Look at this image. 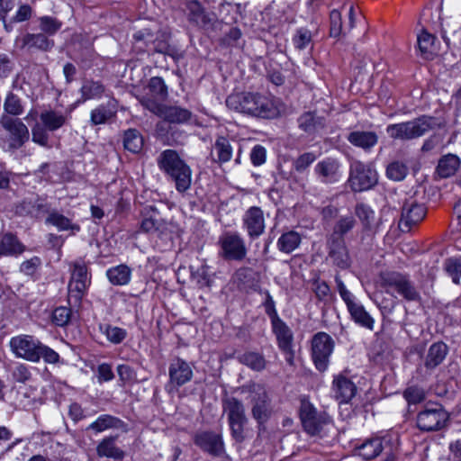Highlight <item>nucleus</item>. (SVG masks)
<instances>
[{
  "label": "nucleus",
  "instance_id": "f257e3e1",
  "mask_svg": "<svg viewBox=\"0 0 461 461\" xmlns=\"http://www.w3.org/2000/svg\"><path fill=\"white\" fill-rule=\"evenodd\" d=\"M225 103L230 110L254 117L271 119L279 114L278 103L258 93L231 94Z\"/></svg>",
  "mask_w": 461,
  "mask_h": 461
},
{
  "label": "nucleus",
  "instance_id": "f03ea898",
  "mask_svg": "<svg viewBox=\"0 0 461 461\" xmlns=\"http://www.w3.org/2000/svg\"><path fill=\"white\" fill-rule=\"evenodd\" d=\"M158 168L174 182L179 193L188 190L192 183V170L175 149H165L157 158Z\"/></svg>",
  "mask_w": 461,
  "mask_h": 461
},
{
  "label": "nucleus",
  "instance_id": "7ed1b4c3",
  "mask_svg": "<svg viewBox=\"0 0 461 461\" xmlns=\"http://www.w3.org/2000/svg\"><path fill=\"white\" fill-rule=\"evenodd\" d=\"M299 416L303 430L313 437H329L334 430V424L327 412L318 411L308 398L300 400Z\"/></svg>",
  "mask_w": 461,
  "mask_h": 461
},
{
  "label": "nucleus",
  "instance_id": "20e7f679",
  "mask_svg": "<svg viewBox=\"0 0 461 461\" xmlns=\"http://www.w3.org/2000/svg\"><path fill=\"white\" fill-rule=\"evenodd\" d=\"M70 119L68 113L52 108L40 113V121L32 127V140L44 148H50V132H55L66 126Z\"/></svg>",
  "mask_w": 461,
  "mask_h": 461
},
{
  "label": "nucleus",
  "instance_id": "39448f33",
  "mask_svg": "<svg viewBox=\"0 0 461 461\" xmlns=\"http://www.w3.org/2000/svg\"><path fill=\"white\" fill-rule=\"evenodd\" d=\"M438 127H440V123L437 118L422 115L411 121L389 124L386 133L393 140L404 141L420 138Z\"/></svg>",
  "mask_w": 461,
  "mask_h": 461
},
{
  "label": "nucleus",
  "instance_id": "423d86ee",
  "mask_svg": "<svg viewBox=\"0 0 461 461\" xmlns=\"http://www.w3.org/2000/svg\"><path fill=\"white\" fill-rule=\"evenodd\" d=\"M397 452L398 440L391 435L366 439L357 447V454L367 460L383 454L384 461H394Z\"/></svg>",
  "mask_w": 461,
  "mask_h": 461
},
{
  "label": "nucleus",
  "instance_id": "0eeeda50",
  "mask_svg": "<svg viewBox=\"0 0 461 461\" xmlns=\"http://www.w3.org/2000/svg\"><path fill=\"white\" fill-rule=\"evenodd\" d=\"M140 103L144 108L169 123L185 124L189 123L193 119L192 112L181 106L164 105L157 100L146 96L140 97Z\"/></svg>",
  "mask_w": 461,
  "mask_h": 461
},
{
  "label": "nucleus",
  "instance_id": "6e6552de",
  "mask_svg": "<svg viewBox=\"0 0 461 461\" xmlns=\"http://www.w3.org/2000/svg\"><path fill=\"white\" fill-rule=\"evenodd\" d=\"M223 411L227 414L231 437L237 442L245 439V427L248 419L243 403L235 397H227L222 401Z\"/></svg>",
  "mask_w": 461,
  "mask_h": 461
},
{
  "label": "nucleus",
  "instance_id": "1a4fd4ad",
  "mask_svg": "<svg viewBox=\"0 0 461 461\" xmlns=\"http://www.w3.org/2000/svg\"><path fill=\"white\" fill-rule=\"evenodd\" d=\"M1 124L6 132L2 138V142L7 150H16L29 140V129L21 120L3 116Z\"/></svg>",
  "mask_w": 461,
  "mask_h": 461
},
{
  "label": "nucleus",
  "instance_id": "9d476101",
  "mask_svg": "<svg viewBox=\"0 0 461 461\" xmlns=\"http://www.w3.org/2000/svg\"><path fill=\"white\" fill-rule=\"evenodd\" d=\"M334 348V339L328 333L320 331L313 335L311 341V356L318 371L324 372L328 369Z\"/></svg>",
  "mask_w": 461,
  "mask_h": 461
},
{
  "label": "nucleus",
  "instance_id": "9b49d317",
  "mask_svg": "<svg viewBox=\"0 0 461 461\" xmlns=\"http://www.w3.org/2000/svg\"><path fill=\"white\" fill-rule=\"evenodd\" d=\"M219 256L228 261H241L247 256L244 239L238 232L226 231L218 240Z\"/></svg>",
  "mask_w": 461,
  "mask_h": 461
},
{
  "label": "nucleus",
  "instance_id": "f8f14e48",
  "mask_svg": "<svg viewBox=\"0 0 461 461\" xmlns=\"http://www.w3.org/2000/svg\"><path fill=\"white\" fill-rule=\"evenodd\" d=\"M448 420L447 412L438 403H428L416 417V424L421 431H437L443 429Z\"/></svg>",
  "mask_w": 461,
  "mask_h": 461
},
{
  "label": "nucleus",
  "instance_id": "ddd939ff",
  "mask_svg": "<svg viewBox=\"0 0 461 461\" xmlns=\"http://www.w3.org/2000/svg\"><path fill=\"white\" fill-rule=\"evenodd\" d=\"M383 287L391 288L407 301H417L420 293L410 280L409 276L399 272H384L381 274Z\"/></svg>",
  "mask_w": 461,
  "mask_h": 461
},
{
  "label": "nucleus",
  "instance_id": "4468645a",
  "mask_svg": "<svg viewBox=\"0 0 461 461\" xmlns=\"http://www.w3.org/2000/svg\"><path fill=\"white\" fill-rule=\"evenodd\" d=\"M348 182L354 192L366 191L377 183V173L371 167L354 161L350 165Z\"/></svg>",
  "mask_w": 461,
  "mask_h": 461
},
{
  "label": "nucleus",
  "instance_id": "2eb2a0df",
  "mask_svg": "<svg viewBox=\"0 0 461 461\" xmlns=\"http://www.w3.org/2000/svg\"><path fill=\"white\" fill-rule=\"evenodd\" d=\"M41 341L31 335L22 334L11 338L9 347L12 353L27 361L39 362V348Z\"/></svg>",
  "mask_w": 461,
  "mask_h": 461
},
{
  "label": "nucleus",
  "instance_id": "dca6fc26",
  "mask_svg": "<svg viewBox=\"0 0 461 461\" xmlns=\"http://www.w3.org/2000/svg\"><path fill=\"white\" fill-rule=\"evenodd\" d=\"M427 214V208L424 203L416 200H407L402 208V214L399 226L402 231H409L413 226L420 223Z\"/></svg>",
  "mask_w": 461,
  "mask_h": 461
},
{
  "label": "nucleus",
  "instance_id": "f3484780",
  "mask_svg": "<svg viewBox=\"0 0 461 461\" xmlns=\"http://www.w3.org/2000/svg\"><path fill=\"white\" fill-rule=\"evenodd\" d=\"M194 443L203 452L221 456L225 453L222 435L211 430L200 431L194 436Z\"/></svg>",
  "mask_w": 461,
  "mask_h": 461
},
{
  "label": "nucleus",
  "instance_id": "a211bd4d",
  "mask_svg": "<svg viewBox=\"0 0 461 461\" xmlns=\"http://www.w3.org/2000/svg\"><path fill=\"white\" fill-rule=\"evenodd\" d=\"M252 402V416L258 422H264L269 416L268 396L265 387L260 384H252L249 386Z\"/></svg>",
  "mask_w": 461,
  "mask_h": 461
},
{
  "label": "nucleus",
  "instance_id": "6ab92c4d",
  "mask_svg": "<svg viewBox=\"0 0 461 461\" xmlns=\"http://www.w3.org/2000/svg\"><path fill=\"white\" fill-rule=\"evenodd\" d=\"M242 227L251 240L260 237L266 229L263 210L258 206L249 207L242 216Z\"/></svg>",
  "mask_w": 461,
  "mask_h": 461
},
{
  "label": "nucleus",
  "instance_id": "aec40b11",
  "mask_svg": "<svg viewBox=\"0 0 461 461\" xmlns=\"http://www.w3.org/2000/svg\"><path fill=\"white\" fill-rule=\"evenodd\" d=\"M89 283L86 266L81 262L74 263L71 278L68 284L69 294L77 301H80Z\"/></svg>",
  "mask_w": 461,
  "mask_h": 461
},
{
  "label": "nucleus",
  "instance_id": "412c9836",
  "mask_svg": "<svg viewBox=\"0 0 461 461\" xmlns=\"http://www.w3.org/2000/svg\"><path fill=\"white\" fill-rule=\"evenodd\" d=\"M193 369L188 362L175 357L168 367L169 383L176 387H180L190 382L193 378Z\"/></svg>",
  "mask_w": 461,
  "mask_h": 461
},
{
  "label": "nucleus",
  "instance_id": "4be33fe9",
  "mask_svg": "<svg viewBox=\"0 0 461 461\" xmlns=\"http://www.w3.org/2000/svg\"><path fill=\"white\" fill-rule=\"evenodd\" d=\"M329 257L333 264L339 268L346 269L350 265V258L345 240L340 237H330L328 240Z\"/></svg>",
  "mask_w": 461,
  "mask_h": 461
},
{
  "label": "nucleus",
  "instance_id": "5701e85b",
  "mask_svg": "<svg viewBox=\"0 0 461 461\" xmlns=\"http://www.w3.org/2000/svg\"><path fill=\"white\" fill-rule=\"evenodd\" d=\"M340 163L337 158H326L318 162L314 171L323 183H335L340 177Z\"/></svg>",
  "mask_w": 461,
  "mask_h": 461
},
{
  "label": "nucleus",
  "instance_id": "b1692460",
  "mask_svg": "<svg viewBox=\"0 0 461 461\" xmlns=\"http://www.w3.org/2000/svg\"><path fill=\"white\" fill-rule=\"evenodd\" d=\"M332 392L339 402H348L356 394L357 386L347 376L339 374L332 381Z\"/></svg>",
  "mask_w": 461,
  "mask_h": 461
},
{
  "label": "nucleus",
  "instance_id": "393cba45",
  "mask_svg": "<svg viewBox=\"0 0 461 461\" xmlns=\"http://www.w3.org/2000/svg\"><path fill=\"white\" fill-rule=\"evenodd\" d=\"M271 326L272 331L276 338L279 349L284 353H291L294 341V334L291 329L282 319L272 321Z\"/></svg>",
  "mask_w": 461,
  "mask_h": 461
},
{
  "label": "nucleus",
  "instance_id": "a878e982",
  "mask_svg": "<svg viewBox=\"0 0 461 461\" xmlns=\"http://www.w3.org/2000/svg\"><path fill=\"white\" fill-rule=\"evenodd\" d=\"M348 141L355 147L369 150L378 142V136L375 131H354L347 136Z\"/></svg>",
  "mask_w": 461,
  "mask_h": 461
},
{
  "label": "nucleus",
  "instance_id": "bb28decb",
  "mask_svg": "<svg viewBox=\"0 0 461 461\" xmlns=\"http://www.w3.org/2000/svg\"><path fill=\"white\" fill-rule=\"evenodd\" d=\"M448 353L447 346L441 341L435 342L428 349L424 359V366L428 369H434L439 366Z\"/></svg>",
  "mask_w": 461,
  "mask_h": 461
},
{
  "label": "nucleus",
  "instance_id": "cd10ccee",
  "mask_svg": "<svg viewBox=\"0 0 461 461\" xmlns=\"http://www.w3.org/2000/svg\"><path fill=\"white\" fill-rule=\"evenodd\" d=\"M186 8L188 11L189 20L197 25H210L214 21L213 15L208 14L204 7L196 0L188 2Z\"/></svg>",
  "mask_w": 461,
  "mask_h": 461
},
{
  "label": "nucleus",
  "instance_id": "c85d7f7f",
  "mask_svg": "<svg viewBox=\"0 0 461 461\" xmlns=\"http://www.w3.org/2000/svg\"><path fill=\"white\" fill-rule=\"evenodd\" d=\"M117 113V102L109 100L105 104H100L91 112V122L94 125L104 124L114 117Z\"/></svg>",
  "mask_w": 461,
  "mask_h": 461
},
{
  "label": "nucleus",
  "instance_id": "c756f323",
  "mask_svg": "<svg viewBox=\"0 0 461 461\" xmlns=\"http://www.w3.org/2000/svg\"><path fill=\"white\" fill-rule=\"evenodd\" d=\"M109 429H117L127 431V425L120 419L108 415H100L94 422H92L87 429L95 430L99 433Z\"/></svg>",
  "mask_w": 461,
  "mask_h": 461
},
{
  "label": "nucleus",
  "instance_id": "7c9ffc66",
  "mask_svg": "<svg viewBox=\"0 0 461 461\" xmlns=\"http://www.w3.org/2000/svg\"><path fill=\"white\" fill-rule=\"evenodd\" d=\"M302 238V235L294 230L285 231L278 238L276 247L280 252L290 254L299 248Z\"/></svg>",
  "mask_w": 461,
  "mask_h": 461
},
{
  "label": "nucleus",
  "instance_id": "2f4dec72",
  "mask_svg": "<svg viewBox=\"0 0 461 461\" xmlns=\"http://www.w3.org/2000/svg\"><path fill=\"white\" fill-rule=\"evenodd\" d=\"M233 149L230 140L225 137H219L212 147V156L214 162L223 164L232 158Z\"/></svg>",
  "mask_w": 461,
  "mask_h": 461
},
{
  "label": "nucleus",
  "instance_id": "473e14b6",
  "mask_svg": "<svg viewBox=\"0 0 461 461\" xmlns=\"http://www.w3.org/2000/svg\"><path fill=\"white\" fill-rule=\"evenodd\" d=\"M115 440V437L103 438L96 447L97 455L101 457L122 459L125 456L124 451L116 446Z\"/></svg>",
  "mask_w": 461,
  "mask_h": 461
},
{
  "label": "nucleus",
  "instance_id": "72a5a7b5",
  "mask_svg": "<svg viewBox=\"0 0 461 461\" xmlns=\"http://www.w3.org/2000/svg\"><path fill=\"white\" fill-rule=\"evenodd\" d=\"M106 276L113 285H126L131 279V268L125 264H121L108 268Z\"/></svg>",
  "mask_w": 461,
  "mask_h": 461
},
{
  "label": "nucleus",
  "instance_id": "f704fd0d",
  "mask_svg": "<svg viewBox=\"0 0 461 461\" xmlns=\"http://www.w3.org/2000/svg\"><path fill=\"white\" fill-rule=\"evenodd\" d=\"M297 122L299 128L309 134L314 133L325 126L324 119L316 116L312 112H306L300 115Z\"/></svg>",
  "mask_w": 461,
  "mask_h": 461
},
{
  "label": "nucleus",
  "instance_id": "c9c22d12",
  "mask_svg": "<svg viewBox=\"0 0 461 461\" xmlns=\"http://www.w3.org/2000/svg\"><path fill=\"white\" fill-rule=\"evenodd\" d=\"M460 163V158L456 155H445L438 160L437 173L442 178L449 177L457 171Z\"/></svg>",
  "mask_w": 461,
  "mask_h": 461
},
{
  "label": "nucleus",
  "instance_id": "e433bc0d",
  "mask_svg": "<svg viewBox=\"0 0 461 461\" xmlns=\"http://www.w3.org/2000/svg\"><path fill=\"white\" fill-rule=\"evenodd\" d=\"M149 93L144 96L155 99L158 103L165 101L168 95L167 86H166L164 80L159 77H153L149 79L148 84ZM143 95H138L137 98L140 101V98Z\"/></svg>",
  "mask_w": 461,
  "mask_h": 461
},
{
  "label": "nucleus",
  "instance_id": "4c0bfd02",
  "mask_svg": "<svg viewBox=\"0 0 461 461\" xmlns=\"http://www.w3.org/2000/svg\"><path fill=\"white\" fill-rule=\"evenodd\" d=\"M20 41L22 48L48 50L53 46V41H50L44 33H27Z\"/></svg>",
  "mask_w": 461,
  "mask_h": 461
},
{
  "label": "nucleus",
  "instance_id": "58836bf2",
  "mask_svg": "<svg viewBox=\"0 0 461 461\" xmlns=\"http://www.w3.org/2000/svg\"><path fill=\"white\" fill-rule=\"evenodd\" d=\"M25 247L12 234H5L0 240V257L15 256L23 253Z\"/></svg>",
  "mask_w": 461,
  "mask_h": 461
},
{
  "label": "nucleus",
  "instance_id": "ea45409f",
  "mask_svg": "<svg viewBox=\"0 0 461 461\" xmlns=\"http://www.w3.org/2000/svg\"><path fill=\"white\" fill-rule=\"evenodd\" d=\"M47 222L57 227L59 230H70L73 235L81 230L79 224L72 222L70 219L58 212H51L47 218Z\"/></svg>",
  "mask_w": 461,
  "mask_h": 461
},
{
  "label": "nucleus",
  "instance_id": "a19ab883",
  "mask_svg": "<svg viewBox=\"0 0 461 461\" xmlns=\"http://www.w3.org/2000/svg\"><path fill=\"white\" fill-rule=\"evenodd\" d=\"M352 320L358 325L373 330L375 325V320L371 317V315L365 310L364 306L357 303L353 304L349 309H348Z\"/></svg>",
  "mask_w": 461,
  "mask_h": 461
},
{
  "label": "nucleus",
  "instance_id": "79ce46f5",
  "mask_svg": "<svg viewBox=\"0 0 461 461\" xmlns=\"http://www.w3.org/2000/svg\"><path fill=\"white\" fill-rule=\"evenodd\" d=\"M44 209V202L38 196L24 199L18 206L17 212L20 214H30L38 216Z\"/></svg>",
  "mask_w": 461,
  "mask_h": 461
},
{
  "label": "nucleus",
  "instance_id": "37998d69",
  "mask_svg": "<svg viewBox=\"0 0 461 461\" xmlns=\"http://www.w3.org/2000/svg\"><path fill=\"white\" fill-rule=\"evenodd\" d=\"M436 37L426 31H422L418 36V46L421 54L426 59H431L437 53L435 45Z\"/></svg>",
  "mask_w": 461,
  "mask_h": 461
},
{
  "label": "nucleus",
  "instance_id": "c03bdc74",
  "mask_svg": "<svg viewBox=\"0 0 461 461\" xmlns=\"http://www.w3.org/2000/svg\"><path fill=\"white\" fill-rule=\"evenodd\" d=\"M123 146L125 149L138 153L142 149L143 138L137 130L130 129L124 132Z\"/></svg>",
  "mask_w": 461,
  "mask_h": 461
},
{
  "label": "nucleus",
  "instance_id": "a18cd8bd",
  "mask_svg": "<svg viewBox=\"0 0 461 461\" xmlns=\"http://www.w3.org/2000/svg\"><path fill=\"white\" fill-rule=\"evenodd\" d=\"M100 330L113 344H120L127 337L126 330L110 324L100 325Z\"/></svg>",
  "mask_w": 461,
  "mask_h": 461
},
{
  "label": "nucleus",
  "instance_id": "49530a36",
  "mask_svg": "<svg viewBox=\"0 0 461 461\" xmlns=\"http://www.w3.org/2000/svg\"><path fill=\"white\" fill-rule=\"evenodd\" d=\"M104 92V86L99 81L87 80L81 87V94L84 99L100 98Z\"/></svg>",
  "mask_w": 461,
  "mask_h": 461
},
{
  "label": "nucleus",
  "instance_id": "de8ad7c7",
  "mask_svg": "<svg viewBox=\"0 0 461 461\" xmlns=\"http://www.w3.org/2000/svg\"><path fill=\"white\" fill-rule=\"evenodd\" d=\"M240 361L255 371H261L266 367L264 357L257 352H246L240 357Z\"/></svg>",
  "mask_w": 461,
  "mask_h": 461
},
{
  "label": "nucleus",
  "instance_id": "09e8293b",
  "mask_svg": "<svg viewBox=\"0 0 461 461\" xmlns=\"http://www.w3.org/2000/svg\"><path fill=\"white\" fill-rule=\"evenodd\" d=\"M147 214L144 216L143 220L140 223V230L143 232H154L159 227V222L158 219V212L152 206H149Z\"/></svg>",
  "mask_w": 461,
  "mask_h": 461
},
{
  "label": "nucleus",
  "instance_id": "8fccbe9b",
  "mask_svg": "<svg viewBox=\"0 0 461 461\" xmlns=\"http://www.w3.org/2000/svg\"><path fill=\"white\" fill-rule=\"evenodd\" d=\"M356 224V221L352 215L340 217L336 222L333 233L330 237L343 238L345 234L350 231Z\"/></svg>",
  "mask_w": 461,
  "mask_h": 461
},
{
  "label": "nucleus",
  "instance_id": "3c124183",
  "mask_svg": "<svg viewBox=\"0 0 461 461\" xmlns=\"http://www.w3.org/2000/svg\"><path fill=\"white\" fill-rule=\"evenodd\" d=\"M355 213L361 221L365 229H371L375 220V212L368 205L364 203L357 204Z\"/></svg>",
  "mask_w": 461,
  "mask_h": 461
},
{
  "label": "nucleus",
  "instance_id": "603ef678",
  "mask_svg": "<svg viewBox=\"0 0 461 461\" xmlns=\"http://www.w3.org/2000/svg\"><path fill=\"white\" fill-rule=\"evenodd\" d=\"M12 377L16 383L26 384L32 378V367L26 364L17 363L12 369Z\"/></svg>",
  "mask_w": 461,
  "mask_h": 461
},
{
  "label": "nucleus",
  "instance_id": "864d4df0",
  "mask_svg": "<svg viewBox=\"0 0 461 461\" xmlns=\"http://www.w3.org/2000/svg\"><path fill=\"white\" fill-rule=\"evenodd\" d=\"M5 111L11 115H20L23 112L20 98L13 93H9L4 103Z\"/></svg>",
  "mask_w": 461,
  "mask_h": 461
},
{
  "label": "nucleus",
  "instance_id": "5fc2aeb1",
  "mask_svg": "<svg viewBox=\"0 0 461 461\" xmlns=\"http://www.w3.org/2000/svg\"><path fill=\"white\" fill-rule=\"evenodd\" d=\"M403 397L410 404H417L426 399V392L417 385L407 387L403 392Z\"/></svg>",
  "mask_w": 461,
  "mask_h": 461
},
{
  "label": "nucleus",
  "instance_id": "6e6d98bb",
  "mask_svg": "<svg viewBox=\"0 0 461 461\" xmlns=\"http://www.w3.org/2000/svg\"><path fill=\"white\" fill-rule=\"evenodd\" d=\"M407 172L408 168L406 165L399 161H394L389 164L386 168V176L393 181H401L404 179Z\"/></svg>",
  "mask_w": 461,
  "mask_h": 461
},
{
  "label": "nucleus",
  "instance_id": "4d7b16f0",
  "mask_svg": "<svg viewBox=\"0 0 461 461\" xmlns=\"http://www.w3.org/2000/svg\"><path fill=\"white\" fill-rule=\"evenodd\" d=\"M445 270L448 276L452 278L455 284L459 283L461 278V259L456 258H450L445 261Z\"/></svg>",
  "mask_w": 461,
  "mask_h": 461
},
{
  "label": "nucleus",
  "instance_id": "13d9d810",
  "mask_svg": "<svg viewBox=\"0 0 461 461\" xmlns=\"http://www.w3.org/2000/svg\"><path fill=\"white\" fill-rule=\"evenodd\" d=\"M40 29L44 34L53 35L61 28V22L57 18L50 16H42L40 18Z\"/></svg>",
  "mask_w": 461,
  "mask_h": 461
},
{
  "label": "nucleus",
  "instance_id": "bf43d9fd",
  "mask_svg": "<svg viewBox=\"0 0 461 461\" xmlns=\"http://www.w3.org/2000/svg\"><path fill=\"white\" fill-rule=\"evenodd\" d=\"M311 42L312 33L308 29L301 28L296 31V33L293 38V43L297 50H303L306 49Z\"/></svg>",
  "mask_w": 461,
  "mask_h": 461
},
{
  "label": "nucleus",
  "instance_id": "052dcab7",
  "mask_svg": "<svg viewBox=\"0 0 461 461\" xmlns=\"http://www.w3.org/2000/svg\"><path fill=\"white\" fill-rule=\"evenodd\" d=\"M312 291L321 302H328L331 297L330 288L325 281L315 279L312 282Z\"/></svg>",
  "mask_w": 461,
  "mask_h": 461
},
{
  "label": "nucleus",
  "instance_id": "680f3d73",
  "mask_svg": "<svg viewBox=\"0 0 461 461\" xmlns=\"http://www.w3.org/2000/svg\"><path fill=\"white\" fill-rule=\"evenodd\" d=\"M335 282L337 285L338 292H339L340 297L342 298V300L344 301V303H346L348 309H349L351 306H353V304H356L358 303L356 301V298L353 295V294L347 289L346 285H344L342 280L339 278V276H337L335 277Z\"/></svg>",
  "mask_w": 461,
  "mask_h": 461
},
{
  "label": "nucleus",
  "instance_id": "e2e57ef3",
  "mask_svg": "<svg viewBox=\"0 0 461 461\" xmlns=\"http://www.w3.org/2000/svg\"><path fill=\"white\" fill-rule=\"evenodd\" d=\"M71 317V310L68 307H57L52 313V321L57 326L63 327L67 325Z\"/></svg>",
  "mask_w": 461,
  "mask_h": 461
},
{
  "label": "nucleus",
  "instance_id": "0e129e2a",
  "mask_svg": "<svg viewBox=\"0 0 461 461\" xmlns=\"http://www.w3.org/2000/svg\"><path fill=\"white\" fill-rule=\"evenodd\" d=\"M316 158L313 152H305L293 162V167L296 171L303 172L315 161Z\"/></svg>",
  "mask_w": 461,
  "mask_h": 461
},
{
  "label": "nucleus",
  "instance_id": "69168bd1",
  "mask_svg": "<svg viewBox=\"0 0 461 461\" xmlns=\"http://www.w3.org/2000/svg\"><path fill=\"white\" fill-rule=\"evenodd\" d=\"M38 353L39 360L43 358V360L48 364H57L59 362V355L55 350L42 343L40 345Z\"/></svg>",
  "mask_w": 461,
  "mask_h": 461
},
{
  "label": "nucleus",
  "instance_id": "338daca9",
  "mask_svg": "<svg viewBox=\"0 0 461 461\" xmlns=\"http://www.w3.org/2000/svg\"><path fill=\"white\" fill-rule=\"evenodd\" d=\"M330 33L332 37H339L343 33L341 14L338 10H332L330 14Z\"/></svg>",
  "mask_w": 461,
  "mask_h": 461
},
{
  "label": "nucleus",
  "instance_id": "774afa93",
  "mask_svg": "<svg viewBox=\"0 0 461 461\" xmlns=\"http://www.w3.org/2000/svg\"><path fill=\"white\" fill-rule=\"evenodd\" d=\"M265 294V300L263 302V306L265 308V312L267 315L270 318L271 322L275 321L276 320L281 319L278 316V313L276 309V303L271 296L270 293L267 290L264 292Z\"/></svg>",
  "mask_w": 461,
  "mask_h": 461
}]
</instances>
